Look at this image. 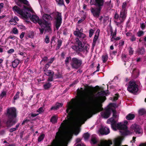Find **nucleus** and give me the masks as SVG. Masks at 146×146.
I'll list each match as a JSON object with an SVG mask.
<instances>
[{
	"label": "nucleus",
	"mask_w": 146,
	"mask_h": 146,
	"mask_svg": "<svg viewBox=\"0 0 146 146\" xmlns=\"http://www.w3.org/2000/svg\"><path fill=\"white\" fill-rule=\"evenodd\" d=\"M106 94L105 91H102L89 99L88 104L91 106V108L87 111L88 115L91 117L92 115L103 110L102 103L106 99L105 96Z\"/></svg>",
	"instance_id": "f257e3e1"
},
{
	"label": "nucleus",
	"mask_w": 146,
	"mask_h": 146,
	"mask_svg": "<svg viewBox=\"0 0 146 146\" xmlns=\"http://www.w3.org/2000/svg\"><path fill=\"white\" fill-rule=\"evenodd\" d=\"M80 110V108H78L76 110L74 109V108L72 105V103L70 102H68L67 105L66 113H68L67 119L64 120L61 124V125L64 128H66L70 124V119L71 116H73L75 112H79Z\"/></svg>",
	"instance_id": "f03ea898"
},
{
	"label": "nucleus",
	"mask_w": 146,
	"mask_h": 146,
	"mask_svg": "<svg viewBox=\"0 0 146 146\" xmlns=\"http://www.w3.org/2000/svg\"><path fill=\"white\" fill-rule=\"evenodd\" d=\"M7 115L8 119L6 124L7 127H10L17 123V120L16 118L17 115L15 108H11L8 109L7 111Z\"/></svg>",
	"instance_id": "7ed1b4c3"
},
{
	"label": "nucleus",
	"mask_w": 146,
	"mask_h": 146,
	"mask_svg": "<svg viewBox=\"0 0 146 146\" xmlns=\"http://www.w3.org/2000/svg\"><path fill=\"white\" fill-rule=\"evenodd\" d=\"M42 19L41 20L42 24L46 26V31H49L51 30V24L48 22L49 21H52L53 19V18L51 16L48 14H44L42 17Z\"/></svg>",
	"instance_id": "20e7f679"
},
{
	"label": "nucleus",
	"mask_w": 146,
	"mask_h": 146,
	"mask_svg": "<svg viewBox=\"0 0 146 146\" xmlns=\"http://www.w3.org/2000/svg\"><path fill=\"white\" fill-rule=\"evenodd\" d=\"M127 90L131 93L136 94L138 90V86L134 81H131L129 82Z\"/></svg>",
	"instance_id": "39448f33"
},
{
	"label": "nucleus",
	"mask_w": 146,
	"mask_h": 146,
	"mask_svg": "<svg viewBox=\"0 0 146 146\" xmlns=\"http://www.w3.org/2000/svg\"><path fill=\"white\" fill-rule=\"evenodd\" d=\"M82 64V60L76 57H74L72 59L70 63L72 67L76 69L79 68Z\"/></svg>",
	"instance_id": "423d86ee"
},
{
	"label": "nucleus",
	"mask_w": 146,
	"mask_h": 146,
	"mask_svg": "<svg viewBox=\"0 0 146 146\" xmlns=\"http://www.w3.org/2000/svg\"><path fill=\"white\" fill-rule=\"evenodd\" d=\"M116 122L111 124V127L113 130H116L117 128L119 130L125 129L127 128V126L121 123L116 124Z\"/></svg>",
	"instance_id": "0eeeda50"
},
{
	"label": "nucleus",
	"mask_w": 146,
	"mask_h": 146,
	"mask_svg": "<svg viewBox=\"0 0 146 146\" xmlns=\"http://www.w3.org/2000/svg\"><path fill=\"white\" fill-rule=\"evenodd\" d=\"M62 138V136L60 132H58L56 133L55 139H54L51 143L52 146H58L59 143Z\"/></svg>",
	"instance_id": "6e6552de"
},
{
	"label": "nucleus",
	"mask_w": 146,
	"mask_h": 146,
	"mask_svg": "<svg viewBox=\"0 0 146 146\" xmlns=\"http://www.w3.org/2000/svg\"><path fill=\"white\" fill-rule=\"evenodd\" d=\"M57 14L56 15L55 19L56 20V23L55 26L56 29L58 30L60 26L62 23V14L61 13L57 11L56 12Z\"/></svg>",
	"instance_id": "1a4fd4ad"
},
{
	"label": "nucleus",
	"mask_w": 146,
	"mask_h": 146,
	"mask_svg": "<svg viewBox=\"0 0 146 146\" xmlns=\"http://www.w3.org/2000/svg\"><path fill=\"white\" fill-rule=\"evenodd\" d=\"M102 9L98 7H91L90 9L93 16L95 17L98 18L100 16Z\"/></svg>",
	"instance_id": "9d476101"
},
{
	"label": "nucleus",
	"mask_w": 146,
	"mask_h": 146,
	"mask_svg": "<svg viewBox=\"0 0 146 146\" xmlns=\"http://www.w3.org/2000/svg\"><path fill=\"white\" fill-rule=\"evenodd\" d=\"M111 108L110 107L105 109V111L101 113V116L104 118H108L110 117L111 115Z\"/></svg>",
	"instance_id": "9b49d317"
},
{
	"label": "nucleus",
	"mask_w": 146,
	"mask_h": 146,
	"mask_svg": "<svg viewBox=\"0 0 146 146\" xmlns=\"http://www.w3.org/2000/svg\"><path fill=\"white\" fill-rule=\"evenodd\" d=\"M12 10L15 13L19 14L21 15L23 17H27L26 15L23 13V10L21 9L16 5L14 6L12 8Z\"/></svg>",
	"instance_id": "f8f14e48"
},
{
	"label": "nucleus",
	"mask_w": 146,
	"mask_h": 146,
	"mask_svg": "<svg viewBox=\"0 0 146 146\" xmlns=\"http://www.w3.org/2000/svg\"><path fill=\"white\" fill-rule=\"evenodd\" d=\"M131 128V129L134 131L136 134H140L142 132V129L140 126L134 124L132 125Z\"/></svg>",
	"instance_id": "ddd939ff"
},
{
	"label": "nucleus",
	"mask_w": 146,
	"mask_h": 146,
	"mask_svg": "<svg viewBox=\"0 0 146 146\" xmlns=\"http://www.w3.org/2000/svg\"><path fill=\"white\" fill-rule=\"evenodd\" d=\"M104 0H94L92 4L94 5L96 7L102 8L104 4Z\"/></svg>",
	"instance_id": "4468645a"
},
{
	"label": "nucleus",
	"mask_w": 146,
	"mask_h": 146,
	"mask_svg": "<svg viewBox=\"0 0 146 146\" xmlns=\"http://www.w3.org/2000/svg\"><path fill=\"white\" fill-rule=\"evenodd\" d=\"M127 12L126 10H122L120 12V14L119 17V20L124 22L127 16Z\"/></svg>",
	"instance_id": "2eb2a0df"
},
{
	"label": "nucleus",
	"mask_w": 146,
	"mask_h": 146,
	"mask_svg": "<svg viewBox=\"0 0 146 146\" xmlns=\"http://www.w3.org/2000/svg\"><path fill=\"white\" fill-rule=\"evenodd\" d=\"M23 8L25 9L23 11V13H24V14L27 16V17L24 18L27 19L28 17H30L31 16V15L30 12V11H31L30 9L25 5H23Z\"/></svg>",
	"instance_id": "dca6fc26"
},
{
	"label": "nucleus",
	"mask_w": 146,
	"mask_h": 146,
	"mask_svg": "<svg viewBox=\"0 0 146 146\" xmlns=\"http://www.w3.org/2000/svg\"><path fill=\"white\" fill-rule=\"evenodd\" d=\"M72 138V133L70 132H68L67 135L65 138V141L63 144L64 146H67L68 142Z\"/></svg>",
	"instance_id": "f3484780"
},
{
	"label": "nucleus",
	"mask_w": 146,
	"mask_h": 146,
	"mask_svg": "<svg viewBox=\"0 0 146 146\" xmlns=\"http://www.w3.org/2000/svg\"><path fill=\"white\" fill-rule=\"evenodd\" d=\"M31 18V20L34 23L37 22L39 25H41L42 24L41 20L39 19L38 17L37 16L33 15Z\"/></svg>",
	"instance_id": "a211bd4d"
},
{
	"label": "nucleus",
	"mask_w": 146,
	"mask_h": 146,
	"mask_svg": "<svg viewBox=\"0 0 146 146\" xmlns=\"http://www.w3.org/2000/svg\"><path fill=\"white\" fill-rule=\"evenodd\" d=\"M16 3L17 5L20 7H22L23 4L27 6L29 5V2L27 0H18Z\"/></svg>",
	"instance_id": "6ab92c4d"
},
{
	"label": "nucleus",
	"mask_w": 146,
	"mask_h": 146,
	"mask_svg": "<svg viewBox=\"0 0 146 146\" xmlns=\"http://www.w3.org/2000/svg\"><path fill=\"white\" fill-rule=\"evenodd\" d=\"M41 27V28H39V29L40 32V34H43L44 31H45V32H46L48 33H51L52 31V30L51 29V30L49 31H46V26L43 25V24H42L41 25H39Z\"/></svg>",
	"instance_id": "aec40b11"
},
{
	"label": "nucleus",
	"mask_w": 146,
	"mask_h": 146,
	"mask_svg": "<svg viewBox=\"0 0 146 146\" xmlns=\"http://www.w3.org/2000/svg\"><path fill=\"white\" fill-rule=\"evenodd\" d=\"M100 131L101 134L107 135L109 133L110 129L107 127H105L100 129Z\"/></svg>",
	"instance_id": "412c9836"
},
{
	"label": "nucleus",
	"mask_w": 146,
	"mask_h": 146,
	"mask_svg": "<svg viewBox=\"0 0 146 146\" xmlns=\"http://www.w3.org/2000/svg\"><path fill=\"white\" fill-rule=\"evenodd\" d=\"M78 31H75L74 32V35L77 37H79L80 38L83 39L86 37V35L79 31L78 29Z\"/></svg>",
	"instance_id": "4be33fe9"
},
{
	"label": "nucleus",
	"mask_w": 146,
	"mask_h": 146,
	"mask_svg": "<svg viewBox=\"0 0 146 146\" xmlns=\"http://www.w3.org/2000/svg\"><path fill=\"white\" fill-rule=\"evenodd\" d=\"M20 62L19 60L16 59H15L12 62V66L13 68H15L17 67Z\"/></svg>",
	"instance_id": "5701e85b"
},
{
	"label": "nucleus",
	"mask_w": 146,
	"mask_h": 146,
	"mask_svg": "<svg viewBox=\"0 0 146 146\" xmlns=\"http://www.w3.org/2000/svg\"><path fill=\"white\" fill-rule=\"evenodd\" d=\"M145 49L143 47L139 48L137 49V52L138 54H143L145 52Z\"/></svg>",
	"instance_id": "b1692460"
},
{
	"label": "nucleus",
	"mask_w": 146,
	"mask_h": 146,
	"mask_svg": "<svg viewBox=\"0 0 146 146\" xmlns=\"http://www.w3.org/2000/svg\"><path fill=\"white\" fill-rule=\"evenodd\" d=\"M51 86V84L48 82L45 83L43 85V87L44 90H49Z\"/></svg>",
	"instance_id": "393cba45"
},
{
	"label": "nucleus",
	"mask_w": 146,
	"mask_h": 146,
	"mask_svg": "<svg viewBox=\"0 0 146 146\" xmlns=\"http://www.w3.org/2000/svg\"><path fill=\"white\" fill-rule=\"evenodd\" d=\"M111 0L107 1L104 3V7H106L107 9H111Z\"/></svg>",
	"instance_id": "a878e982"
},
{
	"label": "nucleus",
	"mask_w": 146,
	"mask_h": 146,
	"mask_svg": "<svg viewBox=\"0 0 146 146\" xmlns=\"http://www.w3.org/2000/svg\"><path fill=\"white\" fill-rule=\"evenodd\" d=\"M135 117V115L131 113H129L126 116V119L127 120H132Z\"/></svg>",
	"instance_id": "bb28decb"
},
{
	"label": "nucleus",
	"mask_w": 146,
	"mask_h": 146,
	"mask_svg": "<svg viewBox=\"0 0 146 146\" xmlns=\"http://www.w3.org/2000/svg\"><path fill=\"white\" fill-rule=\"evenodd\" d=\"M63 104L62 103H58L56 106L52 107L51 108V110H57L59 108L61 107Z\"/></svg>",
	"instance_id": "cd10ccee"
},
{
	"label": "nucleus",
	"mask_w": 146,
	"mask_h": 146,
	"mask_svg": "<svg viewBox=\"0 0 146 146\" xmlns=\"http://www.w3.org/2000/svg\"><path fill=\"white\" fill-rule=\"evenodd\" d=\"M84 91L82 88H81L80 90L78 88L77 90V95L79 96H82L84 94Z\"/></svg>",
	"instance_id": "c85d7f7f"
},
{
	"label": "nucleus",
	"mask_w": 146,
	"mask_h": 146,
	"mask_svg": "<svg viewBox=\"0 0 146 146\" xmlns=\"http://www.w3.org/2000/svg\"><path fill=\"white\" fill-rule=\"evenodd\" d=\"M108 55L107 54L103 55L102 56V59L103 63H106L108 59Z\"/></svg>",
	"instance_id": "c756f323"
},
{
	"label": "nucleus",
	"mask_w": 146,
	"mask_h": 146,
	"mask_svg": "<svg viewBox=\"0 0 146 146\" xmlns=\"http://www.w3.org/2000/svg\"><path fill=\"white\" fill-rule=\"evenodd\" d=\"M139 114L140 115H146V110L144 109H141L139 111Z\"/></svg>",
	"instance_id": "7c9ffc66"
},
{
	"label": "nucleus",
	"mask_w": 146,
	"mask_h": 146,
	"mask_svg": "<svg viewBox=\"0 0 146 146\" xmlns=\"http://www.w3.org/2000/svg\"><path fill=\"white\" fill-rule=\"evenodd\" d=\"M98 38V36H97L96 35H95L94 36V38L93 39L92 42V47H94L96 45V43L97 40Z\"/></svg>",
	"instance_id": "2f4dec72"
},
{
	"label": "nucleus",
	"mask_w": 146,
	"mask_h": 146,
	"mask_svg": "<svg viewBox=\"0 0 146 146\" xmlns=\"http://www.w3.org/2000/svg\"><path fill=\"white\" fill-rule=\"evenodd\" d=\"M19 94L20 92H17L13 98V102L15 103V100L19 98Z\"/></svg>",
	"instance_id": "473e14b6"
},
{
	"label": "nucleus",
	"mask_w": 146,
	"mask_h": 146,
	"mask_svg": "<svg viewBox=\"0 0 146 146\" xmlns=\"http://www.w3.org/2000/svg\"><path fill=\"white\" fill-rule=\"evenodd\" d=\"M127 128L125 129H120V130H123L124 131L123 132H121L120 131V132L121 133V134L123 135H127L129 133V131L128 130H127Z\"/></svg>",
	"instance_id": "72a5a7b5"
},
{
	"label": "nucleus",
	"mask_w": 146,
	"mask_h": 146,
	"mask_svg": "<svg viewBox=\"0 0 146 146\" xmlns=\"http://www.w3.org/2000/svg\"><path fill=\"white\" fill-rule=\"evenodd\" d=\"M72 60L71 57V56L66 57L65 60V63L66 65H68L70 61Z\"/></svg>",
	"instance_id": "f704fd0d"
},
{
	"label": "nucleus",
	"mask_w": 146,
	"mask_h": 146,
	"mask_svg": "<svg viewBox=\"0 0 146 146\" xmlns=\"http://www.w3.org/2000/svg\"><path fill=\"white\" fill-rule=\"evenodd\" d=\"M76 41L77 42L78 44V46L79 47L80 46L81 47H83V44H82L81 41L79 40V38H76Z\"/></svg>",
	"instance_id": "c9c22d12"
},
{
	"label": "nucleus",
	"mask_w": 146,
	"mask_h": 146,
	"mask_svg": "<svg viewBox=\"0 0 146 146\" xmlns=\"http://www.w3.org/2000/svg\"><path fill=\"white\" fill-rule=\"evenodd\" d=\"M45 135L44 134H42L38 137V141L40 142L44 139Z\"/></svg>",
	"instance_id": "e433bc0d"
},
{
	"label": "nucleus",
	"mask_w": 146,
	"mask_h": 146,
	"mask_svg": "<svg viewBox=\"0 0 146 146\" xmlns=\"http://www.w3.org/2000/svg\"><path fill=\"white\" fill-rule=\"evenodd\" d=\"M47 72H46L45 74L47 76H51L52 75H54V72L53 71H52L50 70H48Z\"/></svg>",
	"instance_id": "4c0bfd02"
},
{
	"label": "nucleus",
	"mask_w": 146,
	"mask_h": 146,
	"mask_svg": "<svg viewBox=\"0 0 146 146\" xmlns=\"http://www.w3.org/2000/svg\"><path fill=\"white\" fill-rule=\"evenodd\" d=\"M50 121L53 123H56L57 122V119L54 116H53L52 117L50 120Z\"/></svg>",
	"instance_id": "58836bf2"
},
{
	"label": "nucleus",
	"mask_w": 146,
	"mask_h": 146,
	"mask_svg": "<svg viewBox=\"0 0 146 146\" xmlns=\"http://www.w3.org/2000/svg\"><path fill=\"white\" fill-rule=\"evenodd\" d=\"M34 35V33L33 31H30L28 34V36L30 38H33Z\"/></svg>",
	"instance_id": "ea45409f"
},
{
	"label": "nucleus",
	"mask_w": 146,
	"mask_h": 146,
	"mask_svg": "<svg viewBox=\"0 0 146 146\" xmlns=\"http://www.w3.org/2000/svg\"><path fill=\"white\" fill-rule=\"evenodd\" d=\"M56 1L58 5L62 6L64 5V0H55Z\"/></svg>",
	"instance_id": "a19ab883"
},
{
	"label": "nucleus",
	"mask_w": 146,
	"mask_h": 146,
	"mask_svg": "<svg viewBox=\"0 0 146 146\" xmlns=\"http://www.w3.org/2000/svg\"><path fill=\"white\" fill-rule=\"evenodd\" d=\"M110 32L111 33V35H112V38H114L115 36L117 33V30H115V31L114 33H113L112 29H110Z\"/></svg>",
	"instance_id": "79ce46f5"
},
{
	"label": "nucleus",
	"mask_w": 146,
	"mask_h": 146,
	"mask_svg": "<svg viewBox=\"0 0 146 146\" xmlns=\"http://www.w3.org/2000/svg\"><path fill=\"white\" fill-rule=\"evenodd\" d=\"M90 136V135L88 132L85 133L83 135V137L85 140H87L88 139Z\"/></svg>",
	"instance_id": "37998d69"
},
{
	"label": "nucleus",
	"mask_w": 146,
	"mask_h": 146,
	"mask_svg": "<svg viewBox=\"0 0 146 146\" xmlns=\"http://www.w3.org/2000/svg\"><path fill=\"white\" fill-rule=\"evenodd\" d=\"M57 46L56 48L57 49H58L60 48L62 45V41L61 40L58 39L57 42Z\"/></svg>",
	"instance_id": "c03bdc74"
},
{
	"label": "nucleus",
	"mask_w": 146,
	"mask_h": 146,
	"mask_svg": "<svg viewBox=\"0 0 146 146\" xmlns=\"http://www.w3.org/2000/svg\"><path fill=\"white\" fill-rule=\"evenodd\" d=\"M109 121L111 123H115L116 122V121L112 117L108 119L107 121V123H109Z\"/></svg>",
	"instance_id": "a18cd8bd"
},
{
	"label": "nucleus",
	"mask_w": 146,
	"mask_h": 146,
	"mask_svg": "<svg viewBox=\"0 0 146 146\" xmlns=\"http://www.w3.org/2000/svg\"><path fill=\"white\" fill-rule=\"evenodd\" d=\"M87 88H85V90H86L88 91H90L91 89H93L94 88V87L92 86H89L87 85Z\"/></svg>",
	"instance_id": "49530a36"
},
{
	"label": "nucleus",
	"mask_w": 146,
	"mask_h": 146,
	"mask_svg": "<svg viewBox=\"0 0 146 146\" xmlns=\"http://www.w3.org/2000/svg\"><path fill=\"white\" fill-rule=\"evenodd\" d=\"M111 111H112L113 113V116L114 118H116L117 117L116 111L112 108H111Z\"/></svg>",
	"instance_id": "de8ad7c7"
},
{
	"label": "nucleus",
	"mask_w": 146,
	"mask_h": 146,
	"mask_svg": "<svg viewBox=\"0 0 146 146\" xmlns=\"http://www.w3.org/2000/svg\"><path fill=\"white\" fill-rule=\"evenodd\" d=\"M91 141L93 144H96L97 143V141L95 137H92L91 139Z\"/></svg>",
	"instance_id": "09e8293b"
},
{
	"label": "nucleus",
	"mask_w": 146,
	"mask_h": 146,
	"mask_svg": "<svg viewBox=\"0 0 146 146\" xmlns=\"http://www.w3.org/2000/svg\"><path fill=\"white\" fill-rule=\"evenodd\" d=\"M94 32V30H93V29H91L90 30L89 34V37H91L92 36Z\"/></svg>",
	"instance_id": "8fccbe9b"
},
{
	"label": "nucleus",
	"mask_w": 146,
	"mask_h": 146,
	"mask_svg": "<svg viewBox=\"0 0 146 146\" xmlns=\"http://www.w3.org/2000/svg\"><path fill=\"white\" fill-rule=\"evenodd\" d=\"M54 77L56 78H60L62 77L61 75L60 74L59 72H58L55 75Z\"/></svg>",
	"instance_id": "3c124183"
},
{
	"label": "nucleus",
	"mask_w": 146,
	"mask_h": 146,
	"mask_svg": "<svg viewBox=\"0 0 146 146\" xmlns=\"http://www.w3.org/2000/svg\"><path fill=\"white\" fill-rule=\"evenodd\" d=\"M115 146H119L121 144L120 141L118 140H116L114 143Z\"/></svg>",
	"instance_id": "603ef678"
},
{
	"label": "nucleus",
	"mask_w": 146,
	"mask_h": 146,
	"mask_svg": "<svg viewBox=\"0 0 146 146\" xmlns=\"http://www.w3.org/2000/svg\"><path fill=\"white\" fill-rule=\"evenodd\" d=\"M130 40L132 41L133 42L135 41L136 40V38L135 37L134 35H132L131 36V38Z\"/></svg>",
	"instance_id": "864d4df0"
},
{
	"label": "nucleus",
	"mask_w": 146,
	"mask_h": 146,
	"mask_svg": "<svg viewBox=\"0 0 146 146\" xmlns=\"http://www.w3.org/2000/svg\"><path fill=\"white\" fill-rule=\"evenodd\" d=\"M129 54L130 55L133 54V48H131V47L130 46L129 48Z\"/></svg>",
	"instance_id": "5fc2aeb1"
},
{
	"label": "nucleus",
	"mask_w": 146,
	"mask_h": 146,
	"mask_svg": "<svg viewBox=\"0 0 146 146\" xmlns=\"http://www.w3.org/2000/svg\"><path fill=\"white\" fill-rule=\"evenodd\" d=\"M11 25H15V19H14L13 18L11 19L9 21Z\"/></svg>",
	"instance_id": "6e6d98bb"
},
{
	"label": "nucleus",
	"mask_w": 146,
	"mask_h": 146,
	"mask_svg": "<svg viewBox=\"0 0 146 146\" xmlns=\"http://www.w3.org/2000/svg\"><path fill=\"white\" fill-rule=\"evenodd\" d=\"M126 55L125 54H122V60L125 62L126 60Z\"/></svg>",
	"instance_id": "4d7b16f0"
},
{
	"label": "nucleus",
	"mask_w": 146,
	"mask_h": 146,
	"mask_svg": "<svg viewBox=\"0 0 146 146\" xmlns=\"http://www.w3.org/2000/svg\"><path fill=\"white\" fill-rule=\"evenodd\" d=\"M86 16H84L82 19L80 20H79L78 22V24H80L82 22L84 21L86 19Z\"/></svg>",
	"instance_id": "13d9d810"
},
{
	"label": "nucleus",
	"mask_w": 146,
	"mask_h": 146,
	"mask_svg": "<svg viewBox=\"0 0 146 146\" xmlns=\"http://www.w3.org/2000/svg\"><path fill=\"white\" fill-rule=\"evenodd\" d=\"M50 39L48 36L47 35L45 37V41L46 43H48L49 42Z\"/></svg>",
	"instance_id": "bf43d9fd"
},
{
	"label": "nucleus",
	"mask_w": 146,
	"mask_h": 146,
	"mask_svg": "<svg viewBox=\"0 0 146 146\" xmlns=\"http://www.w3.org/2000/svg\"><path fill=\"white\" fill-rule=\"evenodd\" d=\"M53 75H52L51 76H49V77L47 79L48 81L52 82L53 81Z\"/></svg>",
	"instance_id": "052dcab7"
},
{
	"label": "nucleus",
	"mask_w": 146,
	"mask_h": 146,
	"mask_svg": "<svg viewBox=\"0 0 146 146\" xmlns=\"http://www.w3.org/2000/svg\"><path fill=\"white\" fill-rule=\"evenodd\" d=\"M144 34L143 31H140L138 32L137 33V35L138 37L141 36Z\"/></svg>",
	"instance_id": "680f3d73"
},
{
	"label": "nucleus",
	"mask_w": 146,
	"mask_h": 146,
	"mask_svg": "<svg viewBox=\"0 0 146 146\" xmlns=\"http://www.w3.org/2000/svg\"><path fill=\"white\" fill-rule=\"evenodd\" d=\"M127 3L126 2H125L123 3L122 5V10H125V7L126 6Z\"/></svg>",
	"instance_id": "e2e57ef3"
},
{
	"label": "nucleus",
	"mask_w": 146,
	"mask_h": 146,
	"mask_svg": "<svg viewBox=\"0 0 146 146\" xmlns=\"http://www.w3.org/2000/svg\"><path fill=\"white\" fill-rule=\"evenodd\" d=\"M6 95V92L5 91H3L0 94V97L1 98H2L3 97Z\"/></svg>",
	"instance_id": "0e129e2a"
},
{
	"label": "nucleus",
	"mask_w": 146,
	"mask_h": 146,
	"mask_svg": "<svg viewBox=\"0 0 146 146\" xmlns=\"http://www.w3.org/2000/svg\"><path fill=\"white\" fill-rule=\"evenodd\" d=\"M37 111L40 113H41L44 111V110L42 107H40L37 110Z\"/></svg>",
	"instance_id": "69168bd1"
},
{
	"label": "nucleus",
	"mask_w": 146,
	"mask_h": 146,
	"mask_svg": "<svg viewBox=\"0 0 146 146\" xmlns=\"http://www.w3.org/2000/svg\"><path fill=\"white\" fill-rule=\"evenodd\" d=\"M30 121V120L27 119H25L22 123V125H23L25 123H27Z\"/></svg>",
	"instance_id": "338daca9"
},
{
	"label": "nucleus",
	"mask_w": 146,
	"mask_h": 146,
	"mask_svg": "<svg viewBox=\"0 0 146 146\" xmlns=\"http://www.w3.org/2000/svg\"><path fill=\"white\" fill-rule=\"evenodd\" d=\"M88 102H87V101H86L84 100V101H82L81 102V104L82 106H84L86 105V104H88Z\"/></svg>",
	"instance_id": "774afa93"
}]
</instances>
